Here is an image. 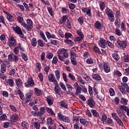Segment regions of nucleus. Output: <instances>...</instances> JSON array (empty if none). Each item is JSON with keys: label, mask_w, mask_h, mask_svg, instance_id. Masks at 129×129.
I'll use <instances>...</instances> for the list:
<instances>
[{"label": "nucleus", "mask_w": 129, "mask_h": 129, "mask_svg": "<svg viewBox=\"0 0 129 129\" xmlns=\"http://www.w3.org/2000/svg\"><path fill=\"white\" fill-rule=\"evenodd\" d=\"M104 70L106 73L110 72V67L106 62H104L103 64Z\"/></svg>", "instance_id": "20e7f679"}, {"label": "nucleus", "mask_w": 129, "mask_h": 129, "mask_svg": "<svg viewBox=\"0 0 129 129\" xmlns=\"http://www.w3.org/2000/svg\"><path fill=\"white\" fill-rule=\"evenodd\" d=\"M46 100H47L48 104H49V105H52V104H53V102L52 101V100H51L50 97L48 96L46 98Z\"/></svg>", "instance_id": "ea45409f"}, {"label": "nucleus", "mask_w": 129, "mask_h": 129, "mask_svg": "<svg viewBox=\"0 0 129 129\" xmlns=\"http://www.w3.org/2000/svg\"><path fill=\"white\" fill-rule=\"evenodd\" d=\"M38 44L40 47H44V43H43V40L39 39L37 41Z\"/></svg>", "instance_id": "49530a36"}, {"label": "nucleus", "mask_w": 129, "mask_h": 129, "mask_svg": "<svg viewBox=\"0 0 129 129\" xmlns=\"http://www.w3.org/2000/svg\"><path fill=\"white\" fill-rule=\"evenodd\" d=\"M34 91L36 93V94L39 96L40 95H42V90L37 88H35L34 89Z\"/></svg>", "instance_id": "f3484780"}, {"label": "nucleus", "mask_w": 129, "mask_h": 129, "mask_svg": "<svg viewBox=\"0 0 129 129\" xmlns=\"http://www.w3.org/2000/svg\"><path fill=\"white\" fill-rule=\"evenodd\" d=\"M116 111L119 116L121 117V118H122V119H124V117L125 116V115H124V114L123 113V110L117 109Z\"/></svg>", "instance_id": "39448f33"}, {"label": "nucleus", "mask_w": 129, "mask_h": 129, "mask_svg": "<svg viewBox=\"0 0 129 129\" xmlns=\"http://www.w3.org/2000/svg\"><path fill=\"white\" fill-rule=\"evenodd\" d=\"M47 11L50 14V16H51V17H53V16H54V14H53V11H52V8L48 7Z\"/></svg>", "instance_id": "37998d69"}, {"label": "nucleus", "mask_w": 129, "mask_h": 129, "mask_svg": "<svg viewBox=\"0 0 129 129\" xmlns=\"http://www.w3.org/2000/svg\"><path fill=\"white\" fill-rule=\"evenodd\" d=\"M71 58L72 59L76 58V54H75L73 50H71Z\"/></svg>", "instance_id": "7c9ffc66"}, {"label": "nucleus", "mask_w": 129, "mask_h": 129, "mask_svg": "<svg viewBox=\"0 0 129 129\" xmlns=\"http://www.w3.org/2000/svg\"><path fill=\"white\" fill-rule=\"evenodd\" d=\"M16 84L18 88H21L23 86V82L20 79H17L16 80Z\"/></svg>", "instance_id": "9b49d317"}, {"label": "nucleus", "mask_w": 129, "mask_h": 129, "mask_svg": "<svg viewBox=\"0 0 129 129\" xmlns=\"http://www.w3.org/2000/svg\"><path fill=\"white\" fill-rule=\"evenodd\" d=\"M95 27L99 30V31H100V30L102 29V27H101V24L100 23V22H99V21H97L95 23Z\"/></svg>", "instance_id": "4468645a"}, {"label": "nucleus", "mask_w": 129, "mask_h": 129, "mask_svg": "<svg viewBox=\"0 0 129 129\" xmlns=\"http://www.w3.org/2000/svg\"><path fill=\"white\" fill-rule=\"evenodd\" d=\"M19 119V116L16 114H14L11 117V121L12 122H16Z\"/></svg>", "instance_id": "6e6552de"}, {"label": "nucleus", "mask_w": 129, "mask_h": 129, "mask_svg": "<svg viewBox=\"0 0 129 129\" xmlns=\"http://www.w3.org/2000/svg\"><path fill=\"white\" fill-rule=\"evenodd\" d=\"M100 8L102 11H103L104 10V3L102 2L100 3Z\"/></svg>", "instance_id": "774afa93"}, {"label": "nucleus", "mask_w": 129, "mask_h": 129, "mask_svg": "<svg viewBox=\"0 0 129 129\" xmlns=\"http://www.w3.org/2000/svg\"><path fill=\"white\" fill-rule=\"evenodd\" d=\"M54 79H56L54 78V75H53L52 74H51L48 75V81H49V82H53Z\"/></svg>", "instance_id": "aec40b11"}, {"label": "nucleus", "mask_w": 129, "mask_h": 129, "mask_svg": "<svg viewBox=\"0 0 129 129\" xmlns=\"http://www.w3.org/2000/svg\"><path fill=\"white\" fill-rule=\"evenodd\" d=\"M87 104L89 106L91 107V108H93L95 106V102L92 99H88L87 100Z\"/></svg>", "instance_id": "423d86ee"}, {"label": "nucleus", "mask_w": 129, "mask_h": 129, "mask_svg": "<svg viewBox=\"0 0 129 129\" xmlns=\"http://www.w3.org/2000/svg\"><path fill=\"white\" fill-rule=\"evenodd\" d=\"M7 119V115L6 114H3L2 116H0V121L5 120Z\"/></svg>", "instance_id": "603ef678"}, {"label": "nucleus", "mask_w": 129, "mask_h": 129, "mask_svg": "<svg viewBox=\"0 0 129 129\" xmlns=\"http://www.w3.org/2000/svg\"><path fill=\"white\" fill-rule=\"evenodd\" d=\"M115 120L117 122L118 124H119L120 125H121V126H123V123H122V122L121 121V120L119 119V117L115 119Z\"/></svg>", "instance_id": "79ce46f5"}, {"label": "nucleus", "mask_w": 129, "mask_h": 129, "mask_svg": "<svg viewBox=\"0 0 129 129\" xmlns=\"http://www.w3.org/2000/svg\"><path fill=\"white\" fill-rule=\"evenodd\" d=\"M20 48H21V44L18 45L17 47H16L14 49V52L16 54V55H18L20 52Z\"/></svg>", "instance_id": "a211bd4d"}, {"label": "nucleus", "mask_w": 129, "mask_h": 129, "mask_svg": "<svg viewBox=\"0 0 129 129\" xmlns=\"http://www.w3.org/2000/svg\"><path fill=\"white\" fill-rule=\"evenodd\" d=\"M109 93L110 96H113L114 95V90L111 88L109 89Z\"/></svg>", "instance_id": "6e6d98bb"}, {"label": "nucleus", "mask_w": 129, "mask_h": 129, "mask_svg": "<svg viewBox=\"0 0 129 129\" xmlns=\"http://www.w3.org/2000/svg\"><path fill=\"white\" fill-rule=\"evenodd\" d=\"M59 85L60 87H61L62 89L64 90V91H66L67 90V89H66V87L65 86V85H64V83H63L62 82H60Z\"/></svg>", "instance_id": "a19ab883"}, {"label": "nucleus", "mask_w": 129, "mask_h": 129, "mask_svg": "<svg viewBox=\"0 0 129 129\" xmlns=\"http://www.w3.org/2000/svg\"><path fill=\"white\" fill-rule=\"evenodd\" d=\"M82 39H83V38H82V36L77 37L74 39V41H75V42H80L81 41H82Z\"/></svg>", "instance_id": "09e8293b"}, {"label": "nucleus", "mask_w": 129, "mask_h": 129, "mask_svg": "<svg viewBox=\"0 0 129 129\" xmlns=\"http://www.w3.org/2000/svg\"><path fill=\"white\" fill-rule=\"evenodd\" d=\"M7 19L10 22H14V21H15V18L11 14L10 15L7 17Z\"/></svg>", "instance_id": "f704fd0d"}, {"label": "nucleus", "mask_w": 129, "mask_h": 129, "mask_svg": "<svg viewBox=\"0 0 129 129\" xmlns=\"http://www.w3.org/2000/svg\"><path fill=\"white\" fill-rule=\"evenodd\" d=\"M12 60H13V62L15 63H17L18 61H19V56L16 54H13V57Z\"/></svg>", "instance_id": "cd10ccee"}, {"label": "nucleus", "mask_w": 129, "mask_h": 129, "mask_svg": "<svg viewBox=\"0 0 129 129\" xmlns=\"http://www.w3.org/2000/svg\"><path fill=\"white\" fill-rule=\"evenodd\" d=\"M112 57L114 60H116V61H118V60H119V56L116 53L112 54Z\"/></svg>", "instance_id": "2f4dec72"}, {"label": "nucleus", "mask_w": 129, "mask_h": 129, "mask_svg": "<svg viewBox=\"0 0 129 129\" xmlns=\"http://www.w3.org/2000/svg\"><path fill=\"white\" fill-rule=\"evenodd\" d=\"M14 30L18 35H23V31L20 27L16 26Z\"/></svg>", "instance_id": "f8f14e48"}, {"label": "nucleus", "mask_w": 129, "mask_h": 129, "mask_svg": "<svg viewBox=\"0 0 129 129\" xmlns=\"http://www.w3.org/2000/svg\"><path fill=\"white\" fill-rule=\"evenodd\" d=\"M21 54V56L22 57V58L24 61H28V56L26 55L25 53H24L23 52H20Z\"/></svg>", "instance_id": "72a5a7b5"}, {"label": "nucleus", "mask_w": 129, "mask_h": 129, "mask_svg": "<svg viewBox=\"0 0 129 129\" xmlns=\"http://www.w3.org/2000/svg\"><path fill=\"white\" fill-rule=\"evenodd\" d=\"M115 32L117 36H120V35H121V32H120V30H119V29H116Z\"/></svg>", "instance_id": "e2e57ef3"}, {"label": "nucleus", "mask_w": 129, "mask_h": 129, "mask_svg": "<svg viewBox=\"0 0 129 129\" xmlns=\"http://www.w3.org/2000/svg\"><path fill=\"white\" fill-rule=\"evenodd\" d=\"M57 62H58V58H57V57L54 56L52 61V63H53V64H57Z\"/></svg>", "instance_id": "13d9d810"}, {"label": "nucleus", "mask_w": 129, "mask_h": 129, "mask_svg": "<svg viewBox=\"0 0 129 129\" xmlns=\"http://www.w3.org/2000/svg\"><path fill=\"white\" fill-rule=\"evenodd\" d=\"M27 24L25 22L23 23V26L27 29V31H30L33 29V21L31 19H27Z\"/></svg>", "instance_id": "f257e3e1"}, {"label": "nucleus", "mask_w": 129, "mask_h": 129, "mask_svg": "<svg viewBox=\"0 0 129 129\" xmlns=\"http://www.w3.org/2000/svg\"><path fill=\"white\" fill-rule=\"evenodd\" d=\"M15 73H16V70L12 69L10 71V75H15Z\"/></svg>", "instance_id": "69168bd1"}, {"label": "nucleus", "mask_w": 129, "mask_h": 129, "mask_svg": "<svg viewBox=\"0 0 129 129\" xmlns=\"http://www.w3.org/2000/svg\"><path fill=\"white\" fill-rule=\"evenodd\" d=\"M107 119V116L105 114H103L102 115V121L103 122H104L105 120Z\"/></svg>", "instance_id": "052dcab7"}, {"label": "nucleus", "mask_w": 129, "mask_h": 129, "mask_svg": "<svg viewBox=\"0 0 129 129\" xmlns=\"http://www.w3.org/2000/svg\"><path fill=\"white\" fill-rule=\"evenodd\" d=\"M91 112L95 117H98L99 116V113H98L96 110L92 109Z\"/></svg>", "instance_id": "6ab92c4d"}, {"label": "nucleus", "mask_w": 129, "mask_h": 129, "mask_svg": "<svg viewBox=\"0 0 129 129\" xmlns=\"http://www.w3.org/2000/svg\"><path fill=\"white\" fill-rule=\"evenodd\" d=\"M60 106H62V107H64V108H67V107H68V105H67V103L64 101H61L60 102Z\"/></svg>", "instance_id": "e433bc0d"}, {"label": "nucleus", "mask_w": 129, "mask_h": 129, "mask_svg": "<svg viewBox=\"0 0 129 129\" xmlns=\"http://www.w3.org/2000/svg\"><path fill=\"white\" fill-rule=\"evenodd\" d=\"M10 107L11 109H12L13 110V111H15V112H18V109H17L16 108V107H15L12 105H10Z\"/></svg>", "instance_id": "0e129e2a"}, {"label": "nucleus", "mask_w": 129, "mask_h": 129, "mask_svg": "<svg viewBox=\"0 0 129 129\" xmlns=\"http://www.w3.org/2000/svg\"><path fill=\"white\" fill-rule=\"evenodd\" d=\"M77 33L78 36H80V37H82V38H84V35H83V33H82V31L81 30L77 31Z\"/></svg>", "instance_id": "a18cd8bd"}, {"label": "nucleus", "mask_w": 129, "mask_h": 129, "mask_svg": "<svg viewBox=\"0 0 129 129\" xmlns=\"http://www.w3.org/2000/svg\"><path fill=\"white\" fill-rule=\"evenodd\" d=\"M58 117L61 121H64V122H69L70 121V119L68 117L63 115L62 114H59Z\"/></svg>", "instance_id": "7ed1b4c3"}, {"label": "nucleus", "mask_w": 129, "mask_h": 129, "mask_svg": "<svg viewBox=\"0 0 129 129\" xmlns=\"http://www.w3.org/2000/svg\"><path fill=\"white\" fill-rule=\"evenodd\" d=\"M66 26L68 28V29H70L71 28V24H70V21L69 20H67L66 23Z\"/></svg>", "instance_id": "864d4df0"}, {"label": "nucleus", "mask_w": 129, "mask_h": 129, "mask_svg": "<svg viewBox=\"0 0 129 129\" xmlns=\"http://www.w3.org/2000/svg\"><path fill=\"white\" fill-rule=\"evenodd\" d=\"M117 43L120 48H125L126 47V42L125 41H120V40H118Z\"/></svg>", "instance_id": "0eeeda50"}, {"label": "nucleus", "mask_w": 129, "mask_h": 129, "mask_svg": "<svg viewBox=\"0 0 129 129\" xmlns=\"http://www.w3.org/2000/svg\"><path fill=\"white\" fill-rule=\"evenodd\" d=\"M36 68H37V70L38 71H40L41 70V64H40L39 62H38L37 63H36Z\"/></svg>", "instance_id": "bf43d9fd"}, {"label": "nucleus", "mask_w": 129, "mask_h": 129, "mask_svg": "<svg viewBox=\"0 0 129 129\" xmlns=\"http://www.w3.org/2000/svg\"><path fill=\"white\" fill-rule=\"evenodd\" d=\"M120 102L123 105H126V104H127V100H126L124 98H121V100H120Z\"/></svg>", "instance_id": "b1692460"}, {"label": "nucleus", "mask_w": 129, "mask_h": 129, "mask_svg": "<svg viewBox=\"0 0 129 129\" xmlns=\"http://www.w3.org/2000/svg\"><path fill=\"white\" fill-rule=\"evenodd\" d=\"M7 83H9V85H10L11 87H13V86H14V83H15V82H14V80H13V79H9V80H8Z\"/></svg>", "instance_id": "c85d7f7f"}, {"label": "nucleus", "mask_w": 129, "mask_h": 129, "mask_svg": "<svg viewBox=\"0 0 129 129\" xmlns=\"http://www.w3.org/2000/svg\"><path fill=\"white\" fill-rule=\"evenodd\" d=\"M120 109L121 110V109H122V110H124V111H126L128 109V107L124 105H120L119 107V109Z\"/></svg>", "instance_id": "58836bf2"}, {"label": "nucleus", "mask_w": 129, "mask_h": 129, "mask_svg": "<svg viewBox=\"0 0 129 129\" xmlns=\"http://www.w3.org/2000/svg\"><path fill=\"white\" fill-rule=\"evenodd\" d=\"M66 52V49L64 48H60L57 51L58 55H61V54H63Z\"/></svg>", "instance_id": "393cba45"}, {"label": "nucleus", "mask_w": 129, "mask_h": 129, "mask_svg": "<svg viewBox=\"0 0 129 129\" xmlns=\"http://www.w3.org/2000/svg\"><path fill=\"white\" fill-rule=\"evenodd\" d=\"M124 62H128L129 61V55H125L124 56Z\"/></svg>", "instance_id": "338daca9"}, {"label": "nucleus", "mask_w": 129, "mask_h": 129, "mask_svg": "<svg viewBox=\"0 0 129 129\" xmlns=\"http://www.w3.org/2000/svg\"><path fill=\"white\" fill-rule=\"evenodd\" d=\"M69 78H70V79H71V80H72V81H75V77L74 76V75H72V74H71V73H69Z\"/></svg>", "instance_id": "de8ad7c7"}, {"label": "nucleus", "mask_w": 129, "mask_h": 129, "mask_svg": "<svg viewBox=\"0 0 129 129\" xmlns=\"http://www.w3.org/2000/svg\"><path fill=\"white\" fill-rule=\"evenodd\" d=\"M25 98L27 99H31L32 98V94L31 93H28L25 95Z\"/></svg>", "instance_id": "8fccbe9b"}, {"label": "nucleus", "mask_w": 129, "mask_h": 129, "mask_svg": "<svg viewBox=\"0 0 129 129\" xmlns=\"http://www.w3.org/2000/svg\"><path fill=\"white\" fill-rule=\"evenodd\" d=\"M86 114L87 115H88V116H89V117H91V116H92V115L91 114V112H90V111L88 109H87L86 111Z\"/></svg>", "instance_id": "680f3d73"}, {"label": "nucleus", "mask_w": 129, "mask_h": 129, "mask_svg": "<svg viewBox=\"0 0 129 129\" xmlns=\"http://www.w3.org/2000/svg\"><path fill=\"white\" fill-rule=\"evenodd\" d=\"M17 21L19 22V23L21 24L22 26H23V23H25L24 22V19L21 16H18L17 17Z\"/></svg>", "instance_id": "bb28decb"}, {"label": "nucleus", "mask_w": 129, "mask_h": 129, "mask_svg": "<svg viewBox=\"0 0 129 129\" xmlns=\"http://www.w3.org/2000/svg\"><path fill=\"white\" fill-rule=\"evenodd\" d=\"M62 77L65 82H68V79H67V76H66L65 73H62Z\"/></svg>", "instance_id": "5fc2aeb1"}, {"label": "nucleus", "mask_w": 129, "mask_h": 129, "mask_svg": "<svg viewBox=\"0 0 129 129\" xmlns=\"http://www.w3.org/2000/svg\"><path fill=\"white\" fill-rule=\"evenodd\" d=\"M22 126H23L22 129H29L28 127L29 125H28V122L26 121H23L22 122Z\"/></svg>", "instance_id": "412c9836"}, {"label": "nucleus", "mask_w": 129, "mask_h": 129, "mask_svg": "<svg viewBox=\"0 0 129 129\" xmlns=\"http://www.w3.org/2000/svg\"><path fill=\"white\" fill-rule=\"evenodd\" d=\"M53 56H54L53 53H48L46 55V58H47V59H52V58H53Z\"/></svg>", "instance_id": "3c124183"}, {"label": "nucleus", "mask_w": 129, "mask_h": 129, "mask_svg": "<svg viewBox=\"0 0 129 129\" xmlns=\"http://www.w3.org/2000/svg\"><path fill=\"white\" fill-rule=\"evenodd\" d=\"M7 68H6V64L5 63H2L1 65V72L2 73H4L6 72Z\"/></svg>", "instance_id": "c756f323"}, {"label": "nucleus", "mask_w": 129, "mask_h": 129, "mask_svg": "<svg viewBox=\"0 0 129 129\" xmlns=\"http://www.w3.org/2000/svg\"><path fill=\"white\" fill-rule=\"evenodd\" d=\"M115 26H116V28L120 27V20L117 19L115 20Z\"/></svg>", "instance_id": "5701e85b"}, {"label": "nucleus", "mask_w": 129, "mask_h": 129, "mask_svg": "<svg viewBox=\"0 0 129 129\" xmlns=\"http://www.w3.org/2000/svg\"><path fill=\"white\" fill-rule=\"evenodd\" d=\"M65 43H67V44H70V45H71L72 46H73V45L74 44V43H73V42H72V40H70V39H67L65 41H64Z\"/></svg>", "instance_id": "c03bdc74"}, {"label": "nucleus", "mask_w": 129, "mask_h": 129, "mask_svg": "<svg viewBox=\"0 0 129 129\" xmlns=\"http://www.w3.org/2000/svg\"><path fill=\"white\" fill-rule=\"evenodd\" d=\"M55 74L57 80H59V79H60V72L58 70H56L55 71Z\"/></svg>", "instance_id": "4c0bfd02"}, {"label": "nucleus", "mask_w": 129, "mask_h": 129, "mask_svg": "<svg viewBox=\"0 0 129 129\" xmlns=\"http://www.w3.org/2000/svg\"><path fill=\"white\" fill-rule=\"evenodd\" d=\"M92 77L93 79L96 80L97 81H99V80H101V77L99 75L94 74L92 75Z\"/></svg>", "instance_id": "2eb2a0df"}, {"label": "nucleus", "mask_w": 129, "mask_h": 129, "mask_svg": "<svg viewBox=\"0 0 129 129\" xmlns=\"http://www.w3.org/2000/svg\"><path fill=\"white\" fill-rule=\"evenodd\" d=\"M37 39L36 38H33L31 41V44L33 47H36L37 46Z\"/></svg>", "instance_id": "a878e982"}, {"label": "nucleus", "mask_w": 129, "mask_h": 129, "mask_svg": "<svg viewBox=\"0 0 129 129\" xmlns=\"http://www.w3.org/2000/svg\"><path fill=\"white\" fill-rule=\"evenodd\" d=\"M105 12L108 17H109V18H111V19L109 18L110 21H111V22H113L114 21V16L112 14V11L109 9H107L105 10Z\"/></svg>", "instance_id": "f03ea898"}, {"label": "nucleus", "mask_w": 129, "mask_h": 129, "mask_svg": "<svg viewBox=\"0 0 129 129\" xmlns=\"http://www.w3.org/2000/svg\"><path fill=\"white\" fill-rule=\"evenodd\" d=\"M98 44L101 48H105L106 47L105 46V40L104 39L100 40V42Z\"/></svg>", "instance_id": "ddd939ff"}, {"label": "nucleus", "mask_w": 129, "mask_h": 129, "mask_svg": "<svg viewBox=\"0 0 129 129\" xmlns=\"http://www.w3.org/2000/svg\"><path fill=\"white\" fill-rule=\"evenodd\" d=\"M80 121L81 123L84 124V125H87V124H88V121L86 120L85 119H80Z\"/></svg>", "instance_id": "4be33fe9"}, {"label": "nucleus", "mask_w": 129, "mask_h": 129, "mask_svg": "<svg viewBox=\"0 0 129 129\" xmlns=\"http://www.w3.org/2000/svg\"><path fill=\"white\" fill-rule=\"evenodd\" d=\"M10 41V44L11 46H13V47H15L16 45H17V41H16V39L14 38V37H12L9 39Z\"/></svg>", "instance_id": "9d476101"}, {"label": "nucleus", "mask_w": 129, "mask_h": 129, "mask_svg": "<svg viewBox=\"0 0 129 129\" xmlns=\"http://www.w3.org/2000/svg\"><path fill=\"white\" fill-rule=\"evenodd\" d=\"M67 20V16H64L62 17V19L60 20L59 23L60 24H64Z\"/></svg>", "instance_id": "c9c22d12"}, {"label": "nucleus", "mask_w": 129, "mask_h": 129, "mask_svg": "<svg viewBox=\"0 0 129 129\" xmlns=\"http://www.w3.org/2000/svg\"><path fill=\"white\" fill-rule=\"evenodd\" d=\"M33 125H34L35 128L40 129V126L41 125V122L40 121L34 122Z\"/></svg>", "instance_id": "dca6fc26"}, {"label": "nucleus", "mask_w": 129, "mask_h": 129, "mask_svg": "<svg viewBox=\"0 0 129 129\" xmlns=\"http://www.w3.org/2000/svg\"><path fill=\"white\" fill-rule=\"evenodd\" d=\"M66 39H69L72 37V34L71 33H66L64 35Z\"/></svg>", "instance_id": "4d7b16f0"}, {"label": "nucleus", "mask_w": 129, "mask_h": 129, "mask_svg": "<svg viewBox=\"0 0 129 129\" xmlns=\"http://www.w3.org/2000/svg\"><path fill=\"white\" fill-rule=\"evenodd\" d=\"M25 84H27V87H32L34 85V80L32 78H29L28 79V82L25 83Z\"/></svg>", "instance_id": "1a4fd4ad"}, {"label": "nucleus", "mask_w": 129, "mask_h": 129, "mask_svg": "<svg viewBox=\"0 0 129 129\" xmlns=\"http://www.w3.org/2000/svg\"><path fill=\"white\" fill-rule=\"evenodd\" d=\"M46 109H47V112H48L49 114H50L51 115H55V113H54L52 109L50 108H47Z\"/></svg>", "instance_id": "473e14b6"}]
</instances>
